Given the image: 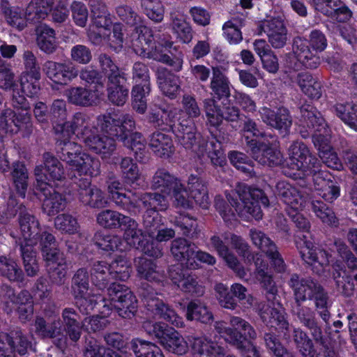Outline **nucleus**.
<instances>
[{"mask_svg": "<svg viewBox=\"0 0 357 357\" xmlns=\"http://www.w3.org/2000/svg\"><path fill=\"white\" fill-rule=\"evenodd\" d=\"M79 201L85 206L94 208H102L107 202L103 192L96 186H92L87 179H80L78 183Z\"/></svg>", "mask_w": 357, "mask_h": 357, "instance_id": "nucleus-27", "label": "nucleus"}, {"mask_svg": "<svg viewBox=\"0 0 357 357\" xmlns=\"http://www.w3.org/2000/svg\"><path fill=\"white\" fill-rule=\"evenodd\" d=\"M36 181V195L42 202V211L48 216H54L65 209L66 197L57 192L49 183L47 176L43 173L42 165H37L34 169Z\"/></svg>", "mask_w": 357, "mask_h": 357, "instance_id": "nucleus-7", "label": "nucleus"}, {"mask_svg": "<svg viewBox=\"0 0 357 357\" xmlns=\"http://www.w3.org/2000/svg\"><path fill=\"white\" fill-rule=\"evenodd\" d=\"M278 197L290 208L291 211H298L303 205V195L295 186L282 181L276 184Z\"/></svg>", "mask_w": 357, "mask_h": 357, "instance_id": "nucleus-30", "label": "nucleus"}, {"mask_svg": "<svg viewBox=\"0 0 357 357\" xmlns=\"http://www.w3.org/2000/svg\"><path fill=\"white\" fill-rule=\"evenodd\" d=\"M100 93L82 86L72 87L68 89L67 97L68 101L75 105L89 107L96 102Z\"/></svg>", "mask_w": 357, "mask_h": 357, "instance_id": "nucleus-39", "label": "nucleus"}, {"mask_svg": "<svg viewBox=\"0 0 357 357\" xmlns=\"http://www.w3.org/2000/svg\"><path fill=\"white\" fill-rule=\"evenodd\" d=\"M301 119L303 127H307L309 129L314 130V135H324L328 137L330 135V129L328 127L324 119L317 109L310 105H303L300 108Z\"/></svg>", "mask_w": 357, "mask_h": 357, "instance_id": "nucleus-25", "label": "nucleus"}, {"mask_svg": "<svg viewBox=\"0 0 357 357\" xmlns=\"http://www.w3.org/2000/svg\"><path fill=\"white\" fill-rule=\"evenodd\" d=\"M180 181L166 169H159L152 178L151 187L164 193L170 194L175 186H180Z\"/></svg>", "mask_w": 357, "mask_h": 357, "instance_id": "nucleus-45", "label": "nucleus"}, {"mask_svg": "<svg viewBox=\"0 0 357 357\" xmlns=\"http://www.w3.org/2000/svg\"><path fill=\"white\" fill-rule=\"evenodd\" d=\"M66 126L71 128L85 146L96 153H108L114 149L113 141L100 137L96 128L91 126L90 116L85 113H75L71 121H67Z\"/></svg>", "mask_w": 357, "mask_h": 357, "instance_id": "nucleus-4", "label": "nucleus"}, {"mask_svg": "<svg viewBox=\"0 0 357 357\" xmlns=\"http://www.w3.org/2000/svg\"><path fill=\"white\" fill-rule=\"evenodd\" d=\"M188 190L191 199L197 204L205 208L209 204L208 190L205 182L195 175H190L188 181Z\"/></svg>", "mask_w": 357, "mask_h": 357, "instance_id": "nucleus-41", "label": "nucleus"}, {"mask_svg": "<svg viewBox=\"0 0 357 357\" xmlns=\"http://www.w3.org/2000/svg\"><path fill=\"white\" fill-rule=\"evenodd\" d=\"M6 335H7V339L6 338L5 340H10V343L13 346L15 354L18 353L21 356L26 354L28 349L31 346V342L21 330L14 328L8 333H6Z\"/></svg>", "mask_w": 357, "mask_h": 357, "instance_id": "nucleus-64", "label": "nucleus"}, {"mask_svg": "<svg viewBox=\"0 0 357 357\" xmlns=\"http://www.w3.org/2000/svg\"><path fill=\"white\" fill-rule=\"evenodd\" d=\"M327 39L320 30H312L309 40L301 36L293 39L292 52L297 60L306 68L316 69L321 63L317 54L323 52L327 47Z\"/></svg>", "mask_w": 357, "mask_h": 357, "instance_id": "nucleus-3", "label": "nucleus"}, {"mask_svg": "<svg viewBox=\"0 0 357 357\" xmlns=\"http://www.w3.org/2000/svg\"><path fill=\"white\" fill-rule=\"evenodd\" d=\"M0 8L7 22L19 30L23 29L26 26V22H29L26 17V10L24 14L21 8L11 6L8 0H1Z\"/></svg>", "mask_w": 357, "mask_h": 357, "instance_id": "nucleus-42", "label": "nucleus"}, {"mask_svg": "<svg viewBox=\"0 0 357 357\" xmlns=\"http://www.w3.org/2000/svg\"><path fill=\"white\" fill-rule=\"evenodd\" d=\"M151 91L150 83L139 84L132 90V107L139 114H144L147 108L146 96Z\"/></svg>", "mask_w": 357, "mask_h": 357, "instance_id": "nucleus-62", "label": "nucleus"}, {"mask_svg": "<svg viewBox=\"0 0 357 357\" xmlns=\"http://www.w3.org/2000/svg\"><path fill=\"white\" fill-rule=\"evenodd\" d=\"M130 217L112 210H104L97 215V222L109 229L122 228Z\"/></svg>", "mask_w": 357, "mask_h": 357, "instance_id": "nucleus-51", "label": "nucleus"}, {"mask_svg": "<svg viewBox=\"0 0 357 357\" xmlns=\"http://www.w3.org/2000/svg\"><path fill=\"white\" fill-rule=\"evenodd\" d=\"M157 82L162 93L170 99L176 98L181 91L179 77L165 68L158 70Z\"/></svg>", "mask_w": 357, "mask_h": 357, "instance_id": "nucleus-32", "label": "nucleus"}, {"mask_svg": "<svg viewBox=\"0 0 357 357\" xmlns=\"http://www.w3.org/2000/svg\"><path fill=\"white\" fill-rule=\"evenodd\" d=\"M149 146L159 157L168 158L174 151L171 137L160 132H155L150 136Z\"/></svg>", "mask_w": 357, "mask_h": 357, "instance_id": "nucleus-44", "label": "nucleus"}, {"mask_svg": "<svg viewBox=\"0 0 357 357\" xmlns=\"http://www.w3.org/2000/svg\"><path fill=\"white\" fill-rule=\"evenodd\" d=\"M61 326L73 342H77L82 334V324L80 317L73 307H65L61 312Z\"/></svg>", "mask_w": 357, "mask_h": 357, "instance_id": "nucleus-33", "label": "nucleus"}, {"mask_svg": "<svg viewBox=\"0 0 357 357\" xmlns=\"http://www.w3.org/2000/svg\"><path fill=\"white\" fill-rule=\"evenodd\" d=\"M116 14L121 20L130 26H135V32L132 33V38H137V28L144 26L142 24L141 17L137 13L132 7L121 4L116 7Z\"/></svg>", "mask_w": 357, "mask_h": 357, "instance_id": "nucleus-61", "label": "nucleus"}, {"mask_svg": "<svg viewBox=\"0 0 357 357\" xmlns=\"http://www.w3.org/2000/svg\"><path fill=\"white\" fill-rule=\"evenodd\" d=\"M134 51L140 56L152 59L155 61L163 63L168 65L172 69V70L178 73L181 70L183 67V53L180 51H176V48L174 50L176 52L174 54L172 50L168 54H161L159 52L147 51V48L143 45L139 46L137 43H134Z\"/></svg>", "mask_w": 357, "mask_h": 357, "instance_id": "nucleus-26", "label": "nucleus"}, {"mask_svg": "<svg viewBox=\"0 0 357 357\" xmlns=\"http://www.w3.org/2000/svg\"><path fill=\"white\" fill-rule=\"evenodd\" d=\"M0 273L10 282L20 283L24 280V273L12 258L0 255Z\"/></svg>", "mask_w": 357, "mask_h": 357, "instance_id": "nucleus-46", "label": "nucleus"}, {"mask_svg": "<svg viewBox=\"0 0 357 357\" xmlns=\"http://www.w3.org/2000/svg\"><path fill=\"white\" fill-rule=\"evenodd\" d=\"M112 275L109 265L105 261H98L93 263L91 269L93 284L99 289H105Z\"/></svg>", "mask_w": 357, "mask_h": 357, "instance_id": "nucleus-50", "label": "nucleus"}, {"mask_svg": "<svg viewBox=\"0 0 357 357\" xmlns=\"http://www.w3.org/2000/svg\"><path fill=\"white\" fill-rule=\"evenodd\" d=\"M97 121L102 132V135L99 134L100 137L111 139L114 144V149L109 153H99L104 158L109 157L116 149L115 137L119 139H125L129 131H132L135 128V122L129 114H102L98 116Z\"/></svg>", "mask_w": 357, "mask_h": 357, "instance_id": "nucleus-8", "label": "nucleus"}, {"mask_svg": "<svg viewBox=\"0 0 357 357\" xmlns=\"http://www.w3.org/2000/svg\"><path fill=\"white\" fill-rule=\"evenodd\" d=\"M45 261L50 282L58 286L62 285L67 274L66 260L63 254Z\"/></svg>", "mask_w": 357, "mask_h": 357, "instance_id": "nucleus-38", "label": "nucleus"}, {"mask_svg": "<svg viewBox=\"0 0 357 357\" xmlns=\"http://www.w3.org/2000/svg\"><path fill=\"white\" fill-rule=\"evenodd\" d=\"M60 158L66 162L70 172L68 176L70 178L76 177L75 172L79 176L91 175L97 176L100 174V163L99 160L81 152V147L78 144L66 141L59 142Z\"/></svg>", "mask_w": 357, "mask_h": 357, "instance_id": "nucleus-2", "label": "nucleus"}, {"mask_svg": "<svg viewBox=\"0 0 357 357\" xmlns=\"http://www.w3.org/2000/svg\"><path fill=\"white\" fill-rule=\"evenodd\" d=\"M196 245L184 238H177L172 241L170 251L173 257L187 269H197L199 266L195 259Z\"/></svg>", "mask_w": 357, "mask_h": 357, "instance_id": "nucleus-23", "label": "nucleus"}, {"mask_svg": "<svg viewBox=\"0 0 357 357\" xmlns=\"http://www.w3.org/2000/svg\"><path fill=\"white\" fill-rule=\"evenodd\" d=\"M11 176L17 193L24 198L29 179V173L25 165L19 161L13 162Z\"/></svg>", "mask_w": 357, "mask_h": 357, "instance_id": "nucleus-53", "label": "nucleus"}, {"mask_svg": "<svg viewBox=\"0 0 357 357\" xmlns=\"http://www.w3.org/2000/svg\"><path fill=\"white\" fill-rule=\"evenodd\" d=\"M162 113L165 115V126H169L174 133L178 143L183 148H192V142L195 139L197 133L194 121L185 116L177 118V109H169V106L165 104H155Z\"/></svg>", "mask_w": 357, "mask_h": 357, "instance_id": "nucleus-9", "label": "nucleus"}, {"mask_svg": "<svg viewBox=\"0 0 357 357\" xmlns=\"http://www.w3.org/2000/svg\"><path fill=\"white\" fill-rule=\"evenodd\" d=\"M249 235L252 243L270 259L275 270L279 273L284 272L286 264L274 241L264 231L257 229H250Z\"/></svg>", "mask_w": 357, "mask_h": 357, "instance_id": "nucleus-13", "label": "nucleus"}, {"mask_svg": "<svg viewBox=\"0 0 357 357\" xmlns=\"http://www.w3.org/2000/svg\"><path fill=\"white\" fill-rule=\"evenodd\" d=\"M78 75L87 84H93L95 88L93 91L102 93L105 77H103L99 70L91 67H85L80 70Z\"/></svg>", "mask_w": 357, "mask_h": 357, "instance_id": "nucleus-63", "label": "nucleus"}, {"mask_svg": "<svg viewBox=\"0 0 357 357\" xmlns=\"http://www.w3.org/2000/svg\"><path fill=\"white\" fill-rule=\"evenodd\" d=\"M261 118L264 123L278 130L284 136L289 133L292 125V117L285 107H280L276 111L267 107L259 109Z\"/></svg>", "mask_w": 357, "mask_h": 357, "instance_id": "nucleus-19", "label": "nucleus"}, {"mask_svg": "<svg viewBox=\"0 0 357 357\" xmlns=\"http://www.w3.org/2000/svg\"><path fill=\"white\" fill-rule=\"evenodd\" d=\"M170 26L173 33L183 43H188L192 39L193 32L190 23L185 15L176 9L170 12Z\"/></svg>", "mask_w": 357, "mask_h": 357, "instance_id": "nucleus-37", "label": "nucleus"}, {"mask_svg": "<svg viewBox=\"0 0 357 357\" xmlns=\"http://www.w3.org/2000/svg\"><path fill=\"white\" fill-rule=\"evenodd\" d=\"M168 38L169 36L154 31L146 26H141L137 28V38L132 39V46L134 48V43H137L138 45L146 47L154 40L162 47L171 48L173 43Z\"/></svg>", "mask_w": 357, "mask_h": 357, "instance_id": "nucleus-34", "label": "nucleus"}, {"mask_svg": "<svg viewBox=\"0 0 357 357\" xmlns=\"http://www.w3.org/2000/svg\"><path fill=\"white\" fill-rule=\"evenodd\" d=\"M135 266L137 276L142 280L159 284L165 279L164 272L153 260L138 257L135 259Z\"/></svg>", "mask_w": 357, "mask_h": 357, "instance_id": "nucleus-31", "label": "nucleus"}, {"mask_svg": "<svg viewBox=\"0 0 357 357\" xmlns=\"http://www.w3.org/2000/svg\"><path fill=\"white\" fill-rule=\"evenodd\" d=\"M45 75L53 82L66 85L79 75L77 68L71 63L47 61L43 66Z\"/></svg>", "mask_w": 357, "mask_h": 357, "instance_id": "nucleus-17", "label": "nucleus"}, {"mask_svg": "<svg viewBox=\"0 0 357 357\" xmlns=\"http://www.w3.org/2000/svg\"><path fill=\"white\" fill-rule=\"evenodd\" d=\"M140 295L147 310L177 328L184 326L183 318L172 307L157 297L158 293L151 285L143 284L140 289Z\"/></svg>", "mask_w": 357, "mask_h": 357, "instance_id": "nucleus-10", "label": "nucleus"}, {"mask_svg": "<svg viewBox=\"0 0 357 357\" xmlns=\"http://www.w3.org/2000/svg\"><path fill=\"white\" fill-rule=\"evenodd\" d=\"M89 289V274L86 268L77 269L71 279L70 291L73 297H82Z\"/></svg>", "mask_w": 357, "mask_h": 357, "instance_id": "nucleus-56", "label": "nucleus"}, {"mask_svg": "<svg viewBox=\"0 0 357 357\" xmlns=\"http://www.w3.org/2000/svg\"><path fill=\"white\" fill-rule=\"evenodd\" d=\"M172 222L178 227L183 235L190 238L197 236V223L195 218L188 214L179 213L175 216Z\"/></svg>", "mask_w": 357, "mask_h": 357, "instance_id": "nucleus-59", "label": "nucleus"}, {"mask_svg": "<svg viewBox=\"0 0 357 357\" xmlns=\"http://www.w3.org/2000/svg\"><path fill=\"white\" fill-rule=\"evenodd\" d=\"M231 329H234L242 336L241 339V345L235 346L238 349H243L245 341L247 339L255 340L257 338V333L255 328L249 322L239 317L232 316L229 319Z\"/></svg>", "mask_w": 357, "mask_h": 357, "instance_id": "nucleus-52", "label": "nucleus"}, {"mask_svg": "<svg viewBox=\"0 0 357 357\" xmlns=\"http://www.w3.org/2000/svg\"><path fill=\"white\" fill-rule=\"evenodd\" d=\"M126 75L107 81V98L113 105L122 106L127 101L129 89L126 86Z\"/></svg>", "mask_w": 357, "mask_h": 357, "instance_id": "nucleus-36", "label": "nucleus"}, {"mask_svg": "<svg viewBox=\"0 0 357 357\" xmlns=\"http://www.w3.org/2000/svg\"><path fill=\"white\" fill-rule=\"evenodd\" d=\"M212 77L210 82V89L213 98L220 100L230 96L231 84L229 78L222 72V68L215 66L212 67Z\"/></svg>", "mask_w": 357, "mask_h": 357, "instance_id": "nucleus-35", "label": "nucleus"}, {"mask_svg": "<svg viewBox=\"0 0 357 357\" xmlns=\"http://www.w3.org/2000/svg\"><path fill=\"white\" fill-rule=\"evenodd\" d=\"M260 317L263 322L267 326L273 327L278 326L283 333L285 339L289 338V335L287 337V333L290 331V324L285 317L284 310L276 298L274 302H268L266 307H263L260 310Z\"/></svg>", "mask_w": 357, "mask_h": 357, "instance_id": "nucleus-20", "label": "nucleus"}, {"mask_svg": "<svg viewBox=\"0 0 357 357\" xmlns=\"http://www.w3.org/2000/svg\"><path fill=\"white\" fill-rule=\"evenodd\" d=\"M99 68L101 74H104L107 78V81L113 80L116 78L126 75L123 72L115 62L112 60V57L105 53H101L97 58Z\"/></svg>", "mask_w": 357, "mask_h": 357, "instance_id": "nucleus-57", "label": "nucleus"}, {"mask_svg": "<svg viewBox=\"0 0 357 357\" xmlns=\"http://www.w3.org/2000/svg\"><path fill=\"white\" fill-rule=\"evenodd\" d=\"M36 334L41 339H50L56 342L61 347L66 341L61 320H46L41 316H37L34 321Z\"/></svg>", "mask_w": 357, "mask_h": 357, "instance_id": "nucleus-21", "label": "nucleus"}, {"mask_svg": "<svg viewBox=\"0 0 357 357\" xmlns=\"http://www.w3.org/2000/svg\"><path fill=\"white\" fill-rule=\"evenodd\" d=\"M185 317L188 321L196 320L204 324H209L213 319L206 304L197 299L192 300L187 305Z\"/></svg>", "mask_w": 357, "mask_h": 357, "instance_id": "nucleus-43", "label": "nucleus"}, {"mask_svg": "<svg viewBox=\"0 0 357 357\" xmlns=\"http://www.w3.org/2000/svg\"><path fill=\"white\" fill-rule=\"evenodd\" d=\"M288 285L293 291L290 313L294 321L307 329L314 340H321L323 331L316 312L305 302L314 301L319 316L327 322L331 317L327 309L328 293L318 280L312 277L303 278L297 273L290 275Z\"/></svg>", "mask_w": 357, "mask_h": 357, "instance_id": "nucleus-1", "label": "nucleus"}, {"mask_svg": "<svg viewBox=\"0 0 357 357\" xmlns=\"http://www.w3.org/2000/svg\"><path fill=\"white\" fill-rule=\"evenodd\" d=\"M144 328L167 351L177 355H184L188 351V344L184 337L172 328L158 323L147 322Z\"/></svg>", "mask_w": 357, "mask_h": 357, "instance_id": "nucleus-11", "label": "nucleus"}, {"mask_svg": "<svg viewBox=\"0 0 357 357\" xmlns=\"http://www.w3.org/2000/svg\"><path fill=\"white\" fill-rule=\"evenodd\" d=\"M257 31L259 34L264 33L267 36L268 43L275 49H281L287 44V29L279 17L259 22Z\"/></svg>", "mask_w": 357, "mask_h": 357, "instance_id": "nucleus-15", "label": "nucleus"}, {"mask_svg": "<svg viewBox=\"0 0 357 357\" xmlns=\"http://www.w3.org/2000/svg\"><path fill=\"white\" fill-rule=\"evenodd\" d=\"M312 142L319 152V155L327 167L333 169H340L342 163L336 153L333 151L328 137L324 135H314Z\"/></svg>", "mask_w": 357, "mask_h": 357, "instance_id": "nucleus-29", "label": "nucleus"}, {"mask_svg": "<svg viewBox=\"0 0 357 357\" xmlns=\"http://www.w3.org/2000/svg\"><path fill=\"white\" fill-rule=\"evenodd\" d=\"M332 112L345 124L357 131V106L353 103H337Z\"/></svg>", "mask_w": 357, "mask_h": 357, "instance_id": "nucleus-49", "label": "nucleus"}, {"mask_svg": "<svg viewBox=\"0 0 357 357\" xmlns=\"http://www.w3.org/2000/svg\"><path fill=\"white\" fill-rule=\"evenodd\" d=\"M121 229L124 231L123 238L126 243L137 250L145 239L144 232L138 228V223L130 217Z\"/></svg>", "mask_w": 357, "mask_h": 357, "instance_id": "nucleus-54", "label": "nucleus"}, {"mask_svg": "<svg viewBox=\"0 0 357 357\" xmlns=\"http://www.w3.org/2000/svg\"><path fill=\"white\" fill-rule=\"evenodd\" d=\"M310 3L316 10L333 20L345 22L351 17V12L340 0H312Z\"/></svg>", "mask_w": 357, "mask_h": 357, "instance_id": "nucleus-24", "label": "nucleus"}, {"mask_svg": "<svg viewBox=\"0 0 357 357\" xmlns=\"http://www.w3.org/2000/svg\"><path fill=\"white\" fill-rule=\"evenodd\" d=\"M131 349L136 357H164L160 349L155 344L135 339L131 342Z\"/></svg>", "mask_w": 357, "mask_h": 357, "instance_id": "nucleus-58", "label": "nucleus"}, {"mask_svg": "<svg viewBox=\"0 0 357 357\" xmlns=\"http://www.w3.org/2000/svg\"><path fill=\"white\" fill-rule=\"evenodd\" d=\"M107 294L120 317L131 319L135 316L137 309V301L128 288L114 282L107 289Z\"/></svg>", "mask_w": 357, "mask_h": 357, "instance_id": "nucleus-12", "label": "nucleus"}, {"mask_svg": "<svg viewBox=\"0 0 357 357\" xmlns=\"http://www.w3.org/2000/svg\"><path fill=\"white\" fill-rule=\"evenodd\" d=\"M19 209L18 223L22 238L27 244L36 245L39 240V222L33 214L28 211L24 204H20Z\"/></svg>", "mask_w": 357, "mask_h": 357, "instance_id": "nucleus-22", "label": "nucleus"}, {"mask_svg": "<svg viewBox=\"0 0 357 357\" xmlns=\"http://www.w3.org/2000/svg\"><path fill=\"white\" fill-rule=\"evenodd\" d=\"M296 246L306 264L313 265L317 263L322 268L328 265L329 255L324 250L314 248V243L308 239L307 236L298 234Z\"/></svg>", "mask_w": 357, "mask_h": 357, "instance_id": "nucleus-18", "label": "nucleus"}, {"mask_svg": "<svg viewBox=\"0 0 357 357\" xmlns=\"http://www.w3.org/2000/svg\"><path fill=\"white\" fill-rule=\"evenodd\" d=\"M43 173L47 176V182L50 180L61 181L64 178V170L61 162L51 153L45 152L43 155Z\"/></svg>", "mask_w": 357, "mask_h": 357, "instance_id": "nucleus-48", "label": "nucleus"}, {"mask_svg": "<svg viewBox=\"0 0 357 357\" xmlns=\"http://www.w3.org/2000/svg\"><path fill=\"white\" fill-rule=\"evenodd\" d=\"M195 139L192 142V148H185L195 153L199 158L207 155L214 166L222 167L226 162L225 157L221 149V144L216 140L208 142L201 133L195 135Z\"/></svg>", "mask_w": 357, "mask_h": 357, "instance_id": "nucleus-14", "label": "nucleus"}, {"mask_svg": "<svg viewBox=\"0 0 357 357\" xmlns=\"http://www.w3.org/2000/svg\"><path fill=\"white\" fill-rule=\"evenodd\" d=\"M289 158L284 167V174L294 180H303L309 169L317 167L319 160L312 155L307 146L301 142H294L289 146Z\"/></svg>", "mask_w": 357, "mask_h": 357, "instance_id": "nucleus-6", "label": "nucleus"}, {"mask_svg": "<svg viewBox=\"0 0 357 357\" xmlns=\"http://www.w3.org/2000/svg\"><path fill=\"white\" fill-rule=\"evenodd\" d=\"M128 213L131 215L139 214L142 208L151 210L155 213L157 211H165L168 206L165 196L157 192L139 193L135 192Z\"/></svg>", "mask_w": 357, "mask_h": 357, "instance_id": "nucleus-16", "label": "nucleus"}, {"mask_svg": "<svg viewBox=\"0 0 357 357\" xmlns=\"http://www.w3.org/2000/svg\"><path fill=\"white\" fill-rule=\"evenodd\" d=\"M41 75L40 72L25 73L20 78L22 91L27 96H37L41 89L40 79Z\"/></svg>", "mask_w": 357, "mask_h": 357, "instance_id": "nucleus-60", "label": "nucleus"}, {"mask_svg": "<svg viewBox=\"0 0 357 357\" xmlns=\"http://www.w3.org/2000/svg\"><path fill=\"white\" fill-rule=\"evenodd\" d=\"M54 3V0H31L26 7V17L31 23L45 19Z\"/></svg>", "mask_w": 357, "mask_h": 357, "instance_id": "nucleus-47", "label": "nucleus"}, {"mask_svg": "<svg viewBox=\"0 0 357 357\" xmlns=\"http://www.w3.org/2000/svg\"><path fill=\"white\" fill-rule=\"evenodd\" d=\"M262 339L265 347L274 357H296L291 351L283 346L275 333L265 332Z\"/></svg>", "mask_w": 357, "mask_h": 357, "instance_id": "nucleus-55", "label": "nucleus"}, {"mask_svg": "<svg viewBox=\"0 0 357 357\" xmlns=\"http://www.w3.org/2000/svg\"><path fill=\"white\" fill-rule=\"evenodd\" d=\"M236 193L240 201L234 198V195H227L231 203L234 206L240 217L249 218L250 216L256 220L262 218V213L259 204L265 207L269 206V200L263 190L259 188H252L245 183H238L236 187Z\"/></svg>", "mask_w": 357, "mask_h": 357, "instance_id": "nucleus-5", "label": "nucleus"}, {"mask_svg": "<svg viewBox=\"0 0 357 357\" xmlns=\"http://www.w3.org/2000/svg\"><path fill=\"white\" fill-rule=\"evenodd\" d=\"M36 31L39 49L47 54H53L58 47L55 31L47 24H42L36 27Z\"/></svg>", "mask_w": 357, "mask_h": 357, "instance_id": "nucleus-40", "label": "nucleus"}, {"mask_svg": "<svg viewBox=\"0 0 357 357\" xmlns=\"http://www.w3.org/2000/svg\"><path fill=\"white\" fill-rule=\"evenodd\" d=\"M106 185L109 196L116 206L128 212L132 201L134 199L135 192L128 190L126 193L120 192L123 184L114 173H109L106 178Z\"/></svg>", "mask_w": 357, "mask_h": 357, "instance_id": "nucleus-28", "label": "nucleus"}]
</instances>
